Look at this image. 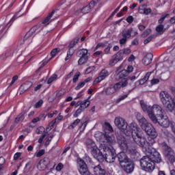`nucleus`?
<instances>
[{"instance_id":"obj_1","label":"nucleus","mask_w":175,"mask_h":175,"mask_svg":"<svg viewBox=\"0 0 175 175\" xmlns=\"http://www.w3.org/2000/svg\"><path fill=\"white\" fill-rule=\"evenodd\" d=\"M139 125L147 133L148 138V142L146 139V137H143V132L142 129L137 126V124L133 123L131 125V135L133 142L137 144L142 151H147L148 146L155 144V139L158 137V133L154 126L151 123L148 122L147 120L144 118H142L139 120Z\"/></svg>"},{"instance_id":"obj_2","label":"nucleus","mask_w":175,"mask_h":175,"mask_svg":"<svg viewBox=\"0 0 175 175\" xmlns=\"http://www.w3.org/2000/svg\"><path fill=\"white\" fill-rule=\"evenodd\" d=\"M140 105L143 111L147 113L152 122L154 124L158 122L161 126L169 128L170 121L169 120V118L163 114L162 107L159 105H153L152 107H151L147 105V103H145L143 100L140 101Z\"/></svg>"},{"instance_id":"obj_3","label":"nucleus","mask_w":175,"mask_h":175,"mask_svg":"<svg viewBox=\"0 0 175 175\" xmlns=\"http://www.w3.org/2000/svg\"><path fill=\"white\" fill-rule=\"evenodd\" d=\"M152 145H150L147 148V150L145 154L148 156H144L140 159V165L141 167H142L145 172H148V173H151L155 169V166L154 165V163H159L161 161H162V158L161 157V154L157 149L152 148L150 150V147Z\"/></svg>"},{"instance_id":"obj_4","label":"nucleus","mask_w":175,"mask_h":175,"mask_svg":"<svg viewBox=\"0 0 175 175\" xmlns=\"http://www.w3.org/2000/svg\"><path fill=\"white\" fill-rule=\"evenodd\" d=\"M159 98L163 107L167 108L168 111L174 110L175 98H172V96H170L169 92L166 91H161L159 94Z\"/></svg>"},{"instance_id":"obj_5","label":"nucleus","mask_w":175,"mask_h":175,"mask_svg":"<svg viewBox=\"0 0 175 175\" xmlns=\"http://www.w3.org/2000/svg\"><path fill=\"white\" fill-rule=\"evenodd\" d=\"M95 137H97L100 143L103 144H108V146H114L117 141L116 140V137L113 135L105 133H102L101 132H97L95 134Z\"/></svg>"},{"instance_id":"obj_6","label":"nucleus","mask_w":175,"mask_h":175,"mask_svg":"<svg viewBox=\"0 0 175 175\" xmlns=\"http://www.w3.org/2000/svg\"><path fill=\"white\" fill-rule=\"evenodd\" d=\"M122 38L119 40V43L120 46H124L126 44V42H128V39L130 38H135L138 35L137 30L135 29L134 28H129V29H124L122 33Z\"/></svg>"},{"instance_id":"obj_7","label":"nucleus","mask_w":175,"mask_h":175,"mask_svg":"<svg viewBox=\"0 0 175 175\" xmlns=\"http://www.w3.org/2000/svg\"><path fill=\"white\" fill-rule=\"evenodd\" d=\"M114 124L120 130V132L125 133L127 136L129 135L128 133V122L125 119L121 117H116L114 120Z\"/></svg>"},{"instance_id":"obj_8","label":"nucleus","mask_w":175,"mask_h":175,"mask_svg":"<svg viewBox=\"0 0 175 175\" xmlns=\"http://www.w3.org/2000/svg\"><path fill=\"white\" fill-rule=\"evenodd\" d=\"M77 167L81 175H91L85 162L80 158L77 160Z\"/></svg>"},{"instance_id":"obj_9","label":"nucleus","mask_w":175,"mask_h":175,"mask_svg":"<svg viewBox=\"0 0 175 175\" xmlns=\"http://www.w3.org/2000/svg\"><path fill=\"white\" fill-rule=\"evenodd\" d=\"M117 143L123 151H128L129 150V141L122 135V133L116 135Z\"/></svg>"},{"instance_id":"obj_10","label":"nucleus","mask_w":175,"mask_h":175,"mask_svg":"<svg viewBox=\"0 0 175 175\" xmlns=\"http://www.w3.org/2000/svg\"><path fill=\"white\" fill-rule=\"evenodd\" d=\"M107 153L105 154V159L108 163H113L117 157L116 149L113 146H110L107 148Z\"/></svg>"},{"instance_id":"obj_11","label":"nucleus","mask_w":175,"mask_h":175,"mask_svg":"<svg viewBox=\"0 0 175 175\" xmlns=\"http://www.w3.org/2000/svg\"><path fill=\"white\" fill-rule=\"evenodd\" d=\"M164 155L170 163H174L175 162V152L173 149L169 146H165V150L164 152Z\"/></svg>"},{"instance_id":"obj_12","label":"nucleus","mask_w":175,"mask_h":175,"mask_svg":"<svg viewBox=\"0 0 175 175\" xmlns=\"http://www.w3.org/2000/svg\"><path fill=\"white\" fill-rule=\"evenodd\" d=\"M93 167V172L94 175H109L106 170H105V167H103V164L100 163L98 165H96Z\"/></svg>"},{"instance_id":"obj_13","label":"nucleus","mask_w":175,"mask_h":175,"mask_svg":"<svg viewBox=\"0 0 175 175\" xmlns=\"http://www.w3.org/2000/svg\"><path fill=\"white\" fill-rule=\"evenodd\" d=\"M109 71L107 70H102L99 74V76L95 79V80L93 82V84H98V83H100L102 80H105L106 77H109Z\"/></svg>"},{"instance_id":"obj_14","label":"nucleus","mask_w":175,"mask_h":175,"mask_svg":"<svg viewBox=\"0 0 175 175\" xmlns=\"http://www.w3.org/2000/svg\"><path fill=\"white\" fill-rule=\"evenodd\" d=\"M128 85V80L122 79V81L113 85V90L115 92L120 91L122 88L126 87Z\"/></svg>"},{"instance_id":"obj_15","label":"nucleus","mask_w":175,"mask_h":175,"mask_svg":"<svg viewBox=\"0 0 175 175\" xmlns=\"http://www.w3.org/2000/svg\"><path fill=\"white\" fill-rule=\"evenodd\" d=\"M127 151L130 154L131 158L134 161H139L140 159V153L135 148H129Z\"/></svg>"},{"instance_id":"obj_16","label":"nucleus","mask_w":175,"mask_h":175,"mask_svg":"<svg viewBox=\"0 0 175 175\" xmlns=\"http://www.w3.org/2000/svg\"><path fill=\"white\" fill-rule=\"evenodd\" d=\"M85 146L88 150H91V154H93L94 151H98V147L92 139H87L85 142Z\"/></svg>"},{"instance_id":"obj_17","label":"nucleus","mask_w":175,"mask_h":175,"mask_svg":"<svg viewBox=\"0 0 175 175\" xmlns=\"http://www.w3.org/2000/svg\"><path fill=\"white\" fill-rule=\"evenodd\" d=\"M122 167L126 173H132V172L135 170V164L130 160L129 162L126 163V165H122Z\"/></svg>"},{"instance_id":"obj_18","label":"nucleus","mask_w":175,"mask_h":175,"mask_svg":"<svg viewBox=\"0 0 175 175\" xmlns=\"http://www.w3.org/2000/svg\"><path fill=\"white\" fill-rule=\"evenodd\" d=\"M117 157L121 166H122V163H126L131 161L129 160V158H128V156H126V154L124 152H120Z\"/></svg>"},{"instance_id":"obj_19","label":"nucleus","mask_w":175,"mask_h":175,"mask_svg":"<svg viewBox=\"0 0 175 175\" xmlns=\"http://www.w3.org/2000/svg\"><path fill=\"white\" fill-rule=\"evenodd\" d=\"M90 105H91V101H90V100L88 99H85V100L78 101L76 104V107H79H79H81L83 110H85V109H87V107L90 106Z\"/></svg>"},{"instance_id":"obj_20","label":"nucleus","mask_w":175,"mask_h":175,"mask_svg":"<svg viewBox=\"0 0 175 175\" xmlns=\"http://www.w3.org/2000/svg\"><path fill=\"white\" fill-rule=\"evenodd\" d=\"M92 155H93L94 158H95V159H97L98 162H102V161L105 159V154L103 155V154L102 153V152H100V150H99V149H97V150L96 151H93Z\"/></svg>"},{"instance_id":"obj_21","label":"nucleus","mask_w":175,"mask_h":175,"mask_svg":"<svg viewBox=\"0 0 175 175\" xmlns=\"http://www.w3.org/2000/svg\"><path fill=\"white\" fill-rule=\"evenodd\" d=\"M152 58H154V55L152 53L146 54L142 59V64L146 66L150 65L152 62Z\"/></svg>"},{"instance_id":"obj_22","label":"nucleus","mask_w":175,"mask_h":175,"mask_svg":"<svg viewBox=\"0 0 175 175\" xmlns=\"http://www.w3.org/2000/svg\"><path fill=\"white\" fill-rule=\"evenodd\" d=\"M41 31H43V26L42 25H36L33 27L29 32L31 34L32 36L39 33Z\"/></svg>"},{"instance_id":"obj_23","label":"nucleus","mask_w":175,"mask_h":175,"mask_svg":"<svg viewBox=\"0 0 175 175\" xmlns=\"http://www.w3.org/2000/svg\"><path fill=\"white\" fill-rule=\"evenodd\" d=\"M32 87V83L31 81H26L19 88L20 94H24L25 91H28L30 88Z\"/></svg>"},{"instance_id":"obj_24","label":"nucleus","mask_w":175,"mask_h":175,"mask_svg":"<svg viewBox=\"0 0 175 175\" xmlns=\"http://www.w3.org/2000/svg\"><path fill=\"white\" fill-rule=\"evenodd\" d=\"M33 36L28 31L23 38V41L21 42V44H29L32 42Z\"/></svg>"},{"instance_id":"obj_25","label":"nucleus","mask_w":175,"mask_h":175,"mask_svg":"<svg viewBox=\"0 0 175 175\" xmlns=\"http://www.w3.org/2000/svg\"><path fill=\"white\" fill-rule=\"evenodd\" d=\"M20 11L16 14H15L8 23L5 25V27H3V29H5L6 31H8L10 27V25H12V23H13V21H14V20H16V18H18V17H21L22 15H18Z\"/></svg>"},{"instance_id":"obj_26","label":"nucleus","mask_w":175,"mask_h":175,"mask_svg":"<svg viewBox=\"0 0 175 175\" xmlns=\"http://www.w3.org/2000/svg\"><path fill=\"white\" fill-rule=\"evenodd\" d=\"M47 161H49V158H44V159L40 161L38 164V169H39V170H44V169L47 167V163H46Z\"/></svg>"},{"instance_id":"obj_27","label":"nucleus","mask_w":175,"mask_h":175,"mask_svg":"<svg viewBox=\"0 0 175 175\" xmlns=\"http://www.w3.org/2000/svg\"><path fill=\"white\" fill-rule=\"evenodd\" d=\"M103 92L104 94H105V95H108V96L113 95V94H116L114 88L113 87V84L109 85L107 88H105Z\"/></svg>"},{"instance_id":"obj_28","label":"nucleus","mask_w":175,"mask_h":175,"mask_svg":"<svg viewBox=\"0 0 175 175\" xmlns=\"http://www.w3.org/2000/svg\"><path fill=\"white\" fill-rule=\"evenodd\" d=\"M77 55L78 57H88V50L85 49H80L77 52Z\"/></svg>"},{"instance_id":"obj_29","label":"nucleus","mask_w":175,"mask_h":175,"mask_svg":"<svg viewBox=\"0 0 175 175\" xmlns=\"http://www.w3.org/2000/svg\"><path fill=\"white\" fill-rule=\"evenodd\" d=\"M150 76H151V72H147L144 77L139 81V84H140V85L146 84V83H147V81H148V79H150Z\"/></svg>"},{"instance_id":"obj_30","label":"nucleus","mask_w":175,"mask_h":175,"mask_svg":"<svg viewBox=\"0 0 175 175\" xmlns=\"http://www.w3.org/2000/svg\"><path fill=\"white\" fill-rule=\"evenodd\" d=\"M55 13V10H53L51 13H49V16H47L42 22V24H47L51 20V18L53 16H54V14Z\"/></svg>"},{"instance_id":"obj_31","label":"nucleus","mask_w":175,"mask_h":175,"mask_svg":"<svg viewBox=\"0 0 175 175\" xmlns=\"http://www.w3.org/2000/svg\"><path fill=\"white\" fill-rule=\"evenodd\" d=\"M80 38L79 37L75 38L72 41H71L68 45V49H73V47L79 43Z\"/></svg>"},{"instance_id":"obj_32","label":"nucleus","mask_w":175,"mask_h":175,"mask_svg":"<svg viewBox=\"0 0 175 175\" xmlns=\"http://www.w3.org/2000/svg\"><path fill=\"white\" fill-rule=\"evenodd\" d=\"M113 57L118 60V62L124 59V53L120 51L118 52Z\"/></svg>"},{"instance_id":"obj_33","label":"nucleus","mask_w":175,"mask_h":175,"mask_svg":"<svg viewBox=\"0 0 175 175\" xmlns=\"http://www.w3.org/2000/svg\"><path fill=\"white\" fill-rule=\"evenodd\" d=\"M138 12L139 13L148 15L151 13L152 10L151 8H139Z\"/></svg>"},{"instance_id":"obj_34","label":"nucleus","mask_w":175,"mask_h":175,"mask_svg":"<svg viewBox=\"0 0 175 175\" xmlns=\"http://www.w3.org/2000/svg\"><path fill=\"white\" fill-rule=\"evenodd\" d=\"M165 26L163 25H159L156 27V31L159 33V35H162L165 32Z\"/></svg>"},{"instance_id":"obj_35","label":"nucleus","mask_w":175,"mask_h":175,"mask_svg":"<svg viewBox=\"0 0 175 175\" xmlns=\"http://www.w3.org/2000/svg\"><path fill=\"white\" fill-rule=\"evenodd\" d=\"M79 124H80V119H77L72 123H71L68 128L69 129H75V128H76Z\"/></svg>"},{"instance_id":"obj_36","label":"nucleus","mask_w":175,"mask_h":175,"mask_svg":"<svg viewBox=\"0 0 175 175\" xmlns=\"http://www.w3.org/2000/svg\"><path fill=\"white\" fill-rule=\"evenodd\" d=\"M75 54V49H70L69 48V50L67 52V55L65 58V61H68V59H70L72 58V55Z\"/></svg>"},{"instance_id":"obj_37","label":"nucleus","mask_w":175,"mask_h":175,"mask_svg":"<svg viewBox=\"0 0 175 175\" xmlns=\"http://www.w3.org/2000/svg\"><path fill=\"white\" fill-rule=\"evenodd\" d=\"M119 77L120 79H122L123 77H126L129 75V72H128L126 70H122L119 73Z\"/></svg>"},{"instance_id":"obj_38","label":"nucleus","mask_w":175,"mask_h":175,"mask_svg":"<svg viewBox=\"0 0 175 175\" xmlns=\"http://www.w3.org/2000/svg\"><path fill=\"white\" fill-rule=\"evenodd\" d=\"M79 59L78 61L79 65H83V64H85L87 61H88V57H79Z\"/></svg>"},{"instance_id":"obj_39","label":"nucleus","mask_w":175,"mask_h":175,"mask_svg":"<svg viewBox=\"0 0 175 175\" xmlns=\"http://www.w3.org/2000/svg\"><path fill=\"white\" fill-rule=\"evenodd\" d=\"M105 130L108 131V132H109L110 133L113 131V127L111 126V125H110V123L109 122L105 123Z\"/></svg>"},{"instance_id":"obj_40","label":"nucleus","mask_w":175,"mask_h":175,"mask_svg":"<svg viewBox=\"0 0 175 175\" xmlns=\"http://www.w3.org/2000/svg\"><path fill=\"white\" fill-rule=\"evenodd\" d=\"M57 53H59V48H56L55 49H53L51 52V55L52 57H51L49 61H51V59H53V58H54V57H55V55H57Z\"/></svg>"},{"instance_id":"obj_41","label":"nucleus","mask_w":175,"mask_h":175,"mask_svg":"<svg viewBox=\"0 0 175 175\" xmlns=\"http://www.w3.org/2000/svg\"><path fill=\"white\" fill-rule=\"evenodd\" d=\"M155 38V34L150 35L149 37H148L144 41V44H148L151 40Z\"/></svg>"},{"instance_id":"obj_42","label":"nucleus","mask_w":175,"mask_h":175,"mask_svg":"<svg viewBox=\"0 0 175 175\" xmlns=\"http://www.w3.org/2000/svg\"><path fill=\"white\" fill-rule=\"evenodd\" d=\"M83 111H84V109L83 108H81V107H79V108L77 109V111L74 113L73 117L77 118V117H79V116H80V114H81Z\"/></svg>"},{"instance_id":"obj_43","label":"nucleus","mask_w":175,"mask_h":175,"mask_svg":"<svg viewBox=\"0 0 175 175\" xmlns=\"http://www.w3.org/2000/svg\"><path fill=\"white\" fill-rule=\"evenodd\" d=\"M20 121H24V113H21L17 116L15 118V122H20Z\"/></svg>"},{"instance_id":"obj_44","label":"nucleus","mask_w":175,"mask_h":175,"mask_svg":"<svg viewBox=\"0 0 175 175\" xmlns=\"http://www.w3.org/2000/svg\"><path fill=\"white\" fill-rule=\"evenodd\" d=\"M4 55L5 57H3V59H6V58H9V57H13V51L10 49L7 50Z\"/></svg>"},{"instance_id":"obj_45","label":"nucleus","mask_w":175,"mask_h":175,"mask_svg":"<svg viewBox=\"0 0 175 175\" xmlns=\"http://www.w3.org/2000/svg\"><path fill=\"white\" fill-rule=\"evenodd\" d=\"M120 51H122V53H123V55H129V54H131V53H132V51H131V49L129 48H126L124 49L120 50Z\"/></svg>"},{"instance_id":"obj_46","label":"nucleus","mask_w":175,"mask_h":175,"mask_svg":"<svg viewBox=\"0 0 175 175\" xmlns=\"http://www.w3.org/2000/svg\"><path fill=\"white\" fill-rule=\"evenodd\" d=\"M57 75H53L47 81V84H51L53 81L57 80Z\"/></svg>"},{"instance_id":"obj_47","label":"nucleus","mask_w":175,"mask_h":175,"mask_svg":"<svg viewBox=\"0 0 175 175\" xmlns=\"http://www.w3.org/2000/svg\"><path fill=\"white\" fill-rule=\"evenodd\" d=\"M90 10H91V8L88 5H86L81 9V12L87 14V13H90Z\"/></svg>"},{"instance_id":"obj_48","label":"nucleus","mask_w":175,"mask_h":175,"mask_svg":"<svg viewBox=\"0 0 175 175\" xmlns=\"http://www.w3.org/2000/svg\"><path fill=\"white\" fill-rule=\"evenodd\" d=\"M88 124V122L87 121L82 123L81 126L79 127L80 132H83V131H85V128H87Z\"/></svg>"},{"instance_id":"obj_49","label":"nucleus","mask_w":175,"mask_h":175,"mask_svg":"<svg viewBox=\"0 0 175 175\" xmlns=\"http://www.w3.org/2000/svg\"><path fill=\"white\" fill-rule=\"evenodd\" d=\"M84 85H85V82L83 81H81V82H79L77 85L75 87V90L77 91H79V90L83 88L84 87Z\"/></svg>"},{"instance_id":"obj_50","label":"nucleus","mask_w":175,"mask_h":175,"mask_svg":"<svg viewBox=\"0 0 175 175\" xmlns=\"http://www.w3.org/2000/svg\"><path fill=\"white\" fill-rule=\"evenodd\" d=\"M117 62H118L117 59L114 56H113L112 59L109 62V65L111 66H113V65H116V64H117Z\"/></svg>"},{"instance_id":"obj_51","label":"nucleus","mask_w":175,"mask_h":175,"mask_svg":"<svg viewBox=\"0 0 175 175\" xmlns=\"http://www.w3.org/2000/svg\"><path fill=\"white\" fill-rule=\"evenodd\" d=\"M150 33H151V29H147L146 31H144L142 36V38H146V36H148Z\"/></svg>"},{"instance_id":"obj_52","label":"nucleus","mask_w":175,"mask_h":175,"mask_svg":"<svg viewBox=\"0 0 175 175\" xmlns=\"http://www.w3.org/2000/svg\"><path fill=\"white\" fill-rule=\"evenodd\" d=\"M80 72H77L75 75L74 77L72 79V82L73 83H76L77 81V80H79V77H80Z\"/></svg>"},{"instance_id":"obj_53","label":"nucleus","mask_w":175,"mask_h":175,"mask_svg":"<svg viewBox=\"0 0 175 175\" xmlns=\"http://www.w3.org/2000/svg\"><path fill=\"white\" fill-rule=\"evenodd\" d=\"M43 132H44V127H43V126H40L36 130V133L38 135H42V133H43Z\"/></svg>"},{"instance_id":"obj_54","label":"nucleus","mask_w":175,"mask_h":175,"mask_svg":"<svg viewBox=\"0 0 175 175\" xmlns=\"http://www.w3.org/2000/svg\"><path fill=\"white\" fill-rule=\"evenodd\" d=\"M31 169V161H29L26 165L25 167L24 168L25 172H26V173H28V172H29Z\"/></svg>"},{"instance_id":"obj_55","label":"nucleus","mask_w":175,"mask_h":175,"mask_svg":"<svg viewBox=\"0 0 175 175\" xmlns=\"http://www.w3.org/2000/svg\"><path fill=\"white\" fill-rule=\"evenodd\" d=\"M42 105H43V100H40L35 104L34 107L35 109H39L42 107Z\"/></svg>"},{"instance_id":"obj_56","label":"nucleus","mask_w":175,"mask_h":175,"mask_svg":"<svg viewBox=\"0 0 175 175\" xmlns=\"http://www.w3.org/2000/svg\"><path fill=\"white\" fill-rule=\"evenodd\" d=\"M104 49V47H106V44L104 42H100L97 44V46L95 48V50H98V49Z\"/></svg>"},{"instance_id":"obj_57","label":"nucleus","mask_w":175,"mask_h":175,"mask_svg":"<svg viewBox=\"0 0 175 175\" xmlns=\"http://www.w3.org/2000/svg\"><path fill=\"white\" fill-rule=\"evenodd\" d=\"M128 98V94H124L123 96H121L119 98L117 99L116 103H120L121 100H124V99H126Z\"/></svg>"},{"instance_id":"obj_58","label":"nucleus","mask_w":175,"mask_h":175,"mask_svg":"<svg viewBox=\"0 0 175 175\" xmlns=\"http://www.w3.org/2000/svg\"><path fill=\"white\" fill-rule=\"evenodd\" d=\"M169 16V14L163 15V16H161V18L159 20V21H158L159 24L162 25V23H163V21H165V18H166V16Z\"/></svg>"},{"instance_id":"obj_59","label":"nucleus","mask_w":175,"mask_h":175,"mask_svg":"<svg viewBox=\"0 0 175 175\" xmlns=\"http://www.w3.org/2000/svg\"><path fill=\"white\" fill-rule=\"evenodd\" d=\"M64 169V164L62 163H59L57 166H56V170L57 172H61Z\"/></svg>"},{"instance_id":"obj_60","label":"nucleus","mask_w":175,"mask_h":175,"mask_svg":"<svg viewBox=\"0 0 175 175\" xmlns=\"http://www.w3.org/2000/svg\"><path fill=\"white\" fill-rule=\"evenodd\" d=\"M45 150H40L38 153H36L37 158H40L42 155H44Z\"/></svg>"},{"instance_id":"obj_61","label":"nucleus","mask_w":175,"mask_h":175,"mask_svg":"<svg viewBox=\"0 0 175 175\" xmlns=\"http://www.w3.org/2000/svg\"><path fill=\"white\" fill-rule=\"evenodd\" d=\"M95 70L94 66H90L88 69H86L85 74L89 75V73H91L92 72V70Z\"/></svg>"},{"instance_id":"obj_62","label":"nucleus","mask_w":175,"mask_h":175,"mask_svg":"<svg viewBox=\"0 0 175 175\" xmlns=\"http://www.w3.org/2000/svg\"><path fill=\"white\" fill-rule=\"evenodd\" d=\"M5 158L1 157H0V170H2V165H5Z\"/></svg>"},{"instance_id":"obj_63","label":"nucleus","mask_w":175,"mask_h":175,"mask_svg":"<svg viewBox=\"0 0 175 175\" xmlns=\"http://www.w3.org/2000/svg\"><path fill=\"white\" fill-rule=\"evenodd\" d=\"M21 157V152H16L14 155V161H17Z\"/></svg>"},{"instance_id":"obj_64","label":"nucleus","mask_w":175,"mask_h":175,"mask_svg":"<svg viewBox=\"0 0 175 175\" xmlns=\"http://www.w3.org/2000/svg\"><path fill=\"white\" fill-rule=\"evenodd\" d=\"M126 21L129 24H132L133 23V16H129V17L126 18Z\"/></svg>"}]
</instances>
